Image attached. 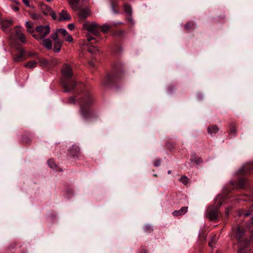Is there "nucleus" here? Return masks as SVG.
I'll use <instances>...</instances> for the list:
<instances>
[{"instance_id":"obj_5","label":"nucleus","mask_w":253,"mask_h":253,"mask_svg":"<svg viewBox=\"0 0 253 253\" xmlns=\"http://www.w3.org/2000/svg\"><path fill=\"white\" fill-rule=\"evenodd\" d=\"M36 30L39 34L38 35H34V37L37 40L43 39L50 32V28L48 25L38 26L36 27Z\"/></svg>"},{"instance_id":"obj_47","label":"nucleus","mask_w":253,"mask_h":253,"mask_svg":"<svg viewBox=\"0 0 253 253\" xmlns=\"http://www.w3.org/2000/svg\"><path fill=\"white\" fill-rule=\"evenodd\" d=\"M171 170H169V171H168V173H169V174L171 173Z\"/></svg>"},{"instance_id":"obj_34","label":"nucleus","mask_w":253,"mask_h":253,"mask_svg":"<svg viewBox=\"0 0 253 253\" xmlns=\"http://www.w3.org/2000/svg\"><path fill=\"white\" fill-rule=\"evenodd\" d=\"M188 180L189 178L186 176H182L179 179V181L184 185H186L188 183Z\"/></svg>"},{"instance_id":"obj_49","label":"nucleus","mask_w":253,"mask_h":253,"mask_svg":"<svg viewBox=\"0 0 253 253\" xmlns=\"http://www.w3.org/2000/svg\"><path fill=\"white\" fill-rule=\"evenodd\" d=\"M24 141L26 143H28V142H29V141H27V140H24Z\"/></svg>"},{"instance_id":"obj_28","label":"nucleus","mask_w":253,"mask_h":253,"mask_svg":"<svg viewBox=\"0 0 253 253\" xmlns=\"http://www.w3.org/2000/svg\"><path fill=\"white\" fill-rule=\"evenodd\" d=\"M191 162H195L196 164H199L202 162V160L201 158L196 157L195 155H193L191 159Z\"/></svg>"},{"instance_id":"obj_18","label":"nucleus","mask_w":253,"mask_h":253,"mask_svg":"<svg viewBox=\"0 0 253 253\" xmlns=\"http://www.w3.org/2000/svg\"><path fill=\"white\" fill-rule=\"evenodd\" d=\"M219 131V128L217 126L213 125L208 127V132L211 135L215 134Z\"/></svg>"},{"instance_id":"obj_30","label":"nucleus","mask_w":253,"mask_h":253,"mask_svg":"<svg viewBox=\"0 0 253 253\" xmlns=\"http://www.w3.org/2000/svg\"><path fill=\"white\" fill-rule=\"evenodd\" d=\"M111 26L110 25L105 24L100 27V29L103 33H107L110 29Z\"/></svg>"},{"instance_id":"obj_14","label":"nucleus","mask_w":253,"mask_h":253,"mask_svg":"<svg viewBox=\"0 0 253 253\" xmlns=\"http://www.w3.org/2000/svg\"><path fill=\"white\" fill-rule=\"evenodd\" d=\"M78 14L81 18L85 19L89 15V9L87 8L80 9Z\"/></svg>"},{"instance_id":"obj_38","label":"nucleus","mask_w":253,"mask_h":253,"mask_svg":"<svg viewBox=\"0 0 253 253\" xmlns=\"http://www.w3.org/2000/svg\"><path fill=\"white\" fill-rule=\"evenodd\" d=\"M154 165L156 167H158L161 165V160L160 159L155 160Z\"/></svg>"},{"instance_id":"obj_46","label":"nucleus","mask_w":253,"mask_h":253,"mask_svg":"<svg viewBox=\"0 0 253 253\" xmlns=\"http://www.w3.org/2000/svg\"><path fill=\"white\" fill-rule=\"evenodd\" d=\"M250 200L253 201V193L252 195V197L250 198Z\"/></svg>"},{"instance_id":"obj_51","label":"nucleus","mask_w":253,"mask_h":253,"mask_svg":"<svg viewBox=\"0 0 253 253\" xmlns=\"http://www.w3.org/2000/svg\"><path fill=\"white\" fill-rule=\"evenodd\" d=\"M252 224H253V217L252 218Z\"/></svg>"},{"instance_id":"obj_40","label":"nucleus","mask_w":253,"mask_h":253,"mask_svg":"<svg viewBox=\"0 0 253 253\" xmlns=\"http://www.w3.org/2000/svg\"><path fill=\"white\" fill-rule=\"evenodd\" d=\"M68 28L70 30H73L75 29V25L73 23L68 24Z\"/></svg>"},{"instance_id":"obj_43","label":"nucleus","mask_w":253,"mask_h":253,"mask_svg":"<svg viewBox=\"0 0 253 253\" xmlns=\"http://www.w3.org/2000/svg\"><path fill=\"white\" fill-rule=\"evenodd\" d=\"M250 213L249 212H246L244 213V215L246 216H248L249 215H250Z\"/></svg>"},{"instance_id":"obj_37","label":"nucleus","mask_w":253,"mask_h":253,"mask_svg":"<svg viewBox=\"0 0 253 253\" xmlns=\"http://www.w3.org/2000/svg\"><path fill=\"white\" fill-rule=\"evenodd\" d=\"M29 0H22V1H23V2L25 4V5L27 7H29L34 8V7H33V6H31V5L30 4Z\"/></svg>"},{"instance_id":"obj_33","label":"nucleus","mask_w":253,"mask_h":253,"mask_svg":"<svg viewBox=\"0 0 253 253\" xmlns=\"http://www.w3.org/2000/svg\"><path fill=\"white\" fill-rule=\"evenodd\" d=\"M143 230L145 232H151L153 231V227L150 225H145L143 227Z\"/></svg>"},{"instance_id":"obj_52","label":"nucleus","mask_w":253,"mask_h":253,"mask_svg":"<svg viewBox=\"0 0 253 253\" xmlns=\"http://www.w3.org/2000/svg\"><path fill=\"white\" fill-rule=\"evenodd\" d=\"M1 19V13L0 12V19Z\"/></svg>"},{"instance_id":"obj_31","label":"nucleus","mask_w":253,"mask_h":253,"mask_svg":"<svg viewBox=\"0 0 253 253\" xmlns=\"http://www.w3.org/2000/svg\"><path fill=\"white\" fill-rule=\"evenodd\" d=\"M30 16L34 20H38L42 18V16L40 14L36 13H30Z\"/></svg>"},{"instance_id":"obj_20","label":"nucleus","mask_w":253,"mask_h":253,"mask_svg":"<svg viewBox=\"0 0 253 253\" xmlns=\"http://www.w3.org/2000/svg\"><path fill=\"white\" fill-rule=\"evenodd\" d=\"M42 45L48 50H50L52 48V42L48 38L45 39L42 41Z\"/></svg>"},{"instance_id":"obj_36","label":"nucleus","mask_w":253,"mask_h":253,"mask_svg":"<svg viewBox=\"0 0 253 253\" xmlns=\"http://www.w3.org/2000/svg\"><path fill=\"white\" fill-rule=\"evenodd\" d=\"M118 6L117 4H116L114 2H112L111 3V8H112V10L113 12L115 14H118L119 13V11L115 8V6Z\"/></svg>"},{"instance_id":"obj_39","label":"nucleus","mask_w":253,"mask_h":253,"mask_svg":"<svg viewBox=\"0 0 253 253\" xmlns=\"http://www.w3.org/2000/svg\"><path fill=\"white\" fill-rule=\"evenodd\" d=\"M27 54L29 56H32V57H37V54L36 52H27Z\"/></svg>"},{"instance_id":"obj_21","label":"nucleus","mask_w":253,"mask_h":253,"mask_svg":"<svg viewBox=\"0 0 253 253\" xmlns=\"http://www.w3.org/2000/svg\"><path fill=\"white\" fill-rule=\"evenodd\" d=\"M48 166L52 169H55L59 171H62V169L60 168H57V165L55 164V161L52 159H50L47 162Z\"/></svg>"},{"instance_id":"obj_50","label":"nucleus","mask_w":253,"mask_h":253,"mask_svg":"<svg viewBox=\"0 0 253 253\" xmlns=\"http://www.w3.org/2000/svg\"><path fill=\"white\" fill-rule=\"evenodd\" d=\"M46 0L47 1H48V2H50V1H52V0Z\"/></svg>"},{"instance_id":"obj_48","label":"nucleus","mask_w":253,"mask_h":253,"mask_svg":"<svg viewBox=\"0 0 253 253\" xmlns=\"http://www.w3.org/2000/svg\"><path fill=\"white\" fill-rule=\"evenodd\" d=\"M251 209L252 210H253V204H252V205L251 206Z\"/></svg>"},{"instance_id":"obj_12","label":"nucleus","mask_w":253,"mask_h":253,"mask_svg":"<svg viewBox=\"0 0 253 253\" xmlns=\"http://www.w3.org/2000/svg\"><path fill=\"white\" fill-rule=\"evenodd\" d=\"M188 207H183L179 210L174 211L172 214L174 216H181L185 214L188 211Z\"/></svg>"},{"instance_id":"obj_13","label":"nucleus","mask_w":253,"mask_h":253,"mask_svg":"<svg viewBox=\"0 0 253 253\" xmlns=\"http://www.w3.org/2000/svg\"><path fill=\"white\" fill-rule=\"evenodd\" d=\"M53 43V51L56 52H59L61 48V46L63 44V41L61 40H58L56 41H54Z\"/></svg>"},{"instance_id":"obj_8","label":"nucleus","mask_w":253,"mask_h":253,"mask_svg":"<svg viewBox=\"0 0 253 253\" xmlns=\"http://www.w3.org/2000/svg\"><path fill=\"white\" fill-rule=\"evenodd\" d=\"M207 214L211 220H214L218 217V210L217 208L210 207L207 210Z\"/></svg>"},{"instance_id":"obj_29","label":"nucleus","mask_w":253,"mask_h":253,"mask_svg":"<svg viewBox=\"0 0 253 253\" xmlns=\"http://www.w3.org/2000/svg\"><path fill=\"white\" fill-rule=\"evenodd\" d=\"M247 183V180L244 178H241L239 180L238 185L240 188H243Z\"/></svg>"},{"instance_id":"obj_16","label":"nucleus","mask_w":253,"mask_h":253,"mask_svg":"<svg viewBox=\"0 0 253 253\" xmlns=\"http://www.w3.org/2000/svg\"><path fill=\"white\" fill-rule=\"evenodd\" d=\"M79 152V148L76 146H73L69 150V155L73 157L78 156Z\"/></svg>"},{"instance_id":"obj_15","label":"nucleus","mask_w":253,"mask_h":253,"mask_svg":"<svg viewBox=\"0 0 253 253\" xmlns=\"http://www.w3.org/2000/svg\"><path fill=\"white\" fill-rule=\"evenodd\" d=\"M13 23V21L11 20H3L1 22V26L4 32H7V29L11 26Z\"/></svg>"},{"instance_id":"obj_44","label":"nucleus","mask_w":253,"mask_h":253,"mask_svg":"<svg viewBox=\"0 0 253 253\" xmlns=\"http://www.w3.org/2000/svg\"><path fill=\"white\" fill-rule=\"evenodd\" d=\"M89 64L90 66H92V67H93V66H94V63H93V61H90V62H89Z\"/></svg>"},{"instance_id":"obj_32","label":"nucleus","mask_w":253,"mask_h":253,"mask_svg":"<svg viewBox=\"0 0 253 253\" xmlns=\"http://www.w3.org/2000/svg\"><path fill=\"white\" fill-rule=\"evenodd\" d=\"M58 33H59V32L57 31V30H56L55 32H53L51 34V38L53 40V41L60 40V39H59V37H58Z\"/></svg>"},{"instance_id":"obj_35","label":"nucleus","mask_w":253,"mask_h":253,"mask_svg":"<svg viewBox=\"0 0 253 253\" xmlns=\"http://www.w3.org/2000/svg\"><path fill=\"white\" fill-rule=\"evenodd\" d=\"M25 26L27 28V31L29 32L32 33L33 32V30H31L32 28V24L28 21H27L25 23Z\"/></svg>"},{"instance_id":"obj_4","label":"nucleus","mask_w":253,"mask_h":253,"mask_svg":"<svg viewBox=\"0 0 253 253\" xmlns=\"http://www.w3.org/2000/svg\"><path fill=\"white\" fill-rule=\"evenodd\" d=\"M244 230L240 227L237 230L236 238L238 241V250L237 253H253L250 249V240L243 238Z\"/></svg>"},{"instance_id":"obj_19","label":"nucleus","mask_w":253,"mask_h":253,"mask_svg":"<svg viewBox=\"0 0 253 253\" xmlns=\"http://www.w3.org/2000/svg\"><path fill=\"white\" fill-rule=\"evenodd\" d=\"M79 1L80 0H69V3L73 10L77 11L79 9Z\"/></svg>"},{"instance_id":"obj_24","label":"nucleus","mask_w":253,"mask_h":253,"mask_svg":"<svg viewBox=\"0 0 253 253\" xmlns=\"http://www.w3.org/2000/svg\"><path fill=\"white\" fill-rule=\"evenodd\" d=\"M218 238L216 236V235H212L211 237L210 241L209 243V245L210 247L213 248L214 245L215 244L217 241Z\"/></svg>"},{"instance_id":"obj_1","label":"nucleus","mask_w":253,"mask_h":253,"mask_svg":"<svg viewBox=\"0 0 253 253\" xmlns=\"http://www.w3.org/2000/svg\"><path fill=\"white\" fill-rule=\"evenodd\" d=\"M67 103H77L80 106V114L84 120L87 121L95 116V114L91 109L94 103L93 98L88 91H84L80 94L69 97Z\"/></svg>"},{"instance_id":"obj_27","label":"nucleus","mask_w":253,"mask_h":253,"mask_svg":"<svg viewBox=\"0 0 253 253\" xmlns=\"http://www.w3.org/2000/svg\"><path fill=\"white\" fill-rule=\"evenodd\" d=\"M184 28L186 30H190L194 28V24L192 22H188L184 25Z\"/></svg>"},{"instance_id":"obj_7","label":"nucleus","mask_w":253,"mask_h":253,"mask_svg":"<svg viewBox=\"0 0 253 253\" xmlns=\"http://www.w3.org/2000/svg\"><path fill=\"white\" fill-rule=\"evenodd\" d=\"M26 51L22 47H18L17 48V53L13 57V61L14 62H19L24 61L26 59L25 54Z\"/></svg>"},{"instance_id":"obj_45","label":"nucleus","mask_w":253,"mask_h":253,"mask_svg":"<svg viewBox=\"0 0 253 253\" xmlns=\"http://www.w3.org/2000/svg\"><path fill=\"white\" fill-rule=\"evenodd\" d=\"M14 10L15 11H18V10H19V8L18 7H15L14 8Z\"/></svg>"},{"instance_id":"obj_17","label":"nucleus","mask_w":253,"mask_h":253,"mask_svg":"<svg viewBox=\"0 0 253 253\" xmlns=\"http://www.w3.org/2000/svg\"><path fill=\"white\" fill-rule=\"evenodd\" d=\"M45 6L47 7L48 10L47 11H43V13L45 15H50L53 20L58 19L56 14L55 13L54 11L52 9V8L50 7H48L47 6Z\"/></svg>"},{"instance_id":"obj_6","label":"nucleus","mask_w":253,"mask_h":253,"mask_svg":"<svg viewBox=\"0 0 253 253\" xmlns=\"http://www.w3.org/2000/svg\"><path fill=\"white\" fill-rule=\"evenodd\" d=\"M121 78L122 75L120 73H116L108 74L103 82V84L105 86H108Z\"/></svg>"},{"instance_id":"obj_3","label":"nucleus","mask_w":253,"mask_h":253,"mask_svg":"<svg viewBox=\"0 0 253 253\" xmlns=\"http://www.w3.org/2000/svg\"><path fill=\"white\" fill-rule=\"evenodd\" d=\"M63 79L62 83L65 92H70L76 86L77 83L72 78L73 72L71 67L68 64H64L61 71Z\"/></svg>"},{"instance_id":"obj_9","label":"nucleus","mask_w":253,"mask_h":253,"mask_svg":"<svg viewBox=\"0 0 253 253\" xmlns=\"http://www.w3.org/2000/svg\"><path fill=\"white\" fill-rule=\"evenodd\" d=\"M71 20V16L66 10H63L59 13V17L58 18L59 21H70Z\"/></svg>"},{"instance_id":"obj_11","label":"nucleus","mask_w":253,"mask_h":253,"mask_svg":"<svg viewBox=\"0 0 253 253\" xmlns=\"http://www.w3.org/2000/svg\"><path fill=\"white\" fill-rule=\"evenodd\" d=\"M20 27L17 26L15 27L16 36L18 40L22 43H25L27 41L26 38L23 33L20 30Z\"/></svg>"},{"instance_id":"obj_42","label":"nucleus","mask_w":253,"mask_h":253,"mask_svg":"<svg viewBox=\"0 0 253 253\" xmlns=\"http://www.w3.org/2000/svg\"><path fill=\"white\" fill-rule=\"evenodd\" d=\"M246 168H243L242 169H240L239 171V172L242 173V172H245L247 170Z\"/></svg>"},{"instance_id":"obj_23","label":"nucleus","mask_w":253,"mask_h":253,"mask_svg":"<svg viewBox=\"0 0 253 253\" xmlns=\"http://www.w3.org/2000/svg\"><path fill=\"white\" fill-rule=\"evenodd\" d=\"M38 62L42 66L45 67L49 64V61L45 59L38 57Z\"/></svg>"},{"instance_id":"obj_10","label":"nucleus","mask_w":253,"mask_h":253,"mask_svg":"<svg viewBox=\"0 0 253 253\" xmlns=\"http://www.w3.org/2000/svg\"><path fill=\"white\" fill-rule=\"evenodd\" d=\"M57 31L59 32V34H60L64 38L65 40L69 42H73V38L72 36L68 33L67 31L64 29H58Z\"/></svg>"},{"instance_id":"obj_2","label":"nucleus","mask_w":253,"mask_h":253,"mask_svg":"<svg viewBox=\"0 0 253 253\" xmlns=\"http://www.w3.org/2000/svg\"><path fill=\"white\" fill-rule=\"evenodd\" d=\"M83 28L88 32L86 35L88 42L86 44L89 47L88 51L91 53H95L98 51V49L97 46L93 44L96 43L98 40L92 37L91 35L96 37H99L100 35V26L95 22L90 23L86 21L83 24Z\"/></svg>"},{"instance_id":"obj_25","label":"nucleus","mask_w":253,"mask_h":253,"mask_svg":"<svg viewBox=\"0 0 253 253\" xmlns=\"http://www.w3.org/2000/svg\"><path fill=\"white\" fill-rule=\"evenodd\" d=\"M124 10L125 12L128 14V15H131L132 14V11L130 5L127 3H125L124 4Z\"/></svg>"},{"instance_id":"obj_22","label":"nucleus","mask_w":253,"mask_h":253,"mask_svg":"<svg viewBox=\"0 0 253 253\" xmlns=\"http://www.w3.org/2000/svg\"><path fill=\"white\" fill-rule=\"evenodd\" d=\"M38 62L36 60H33L30 62H28L26 64L24 65V67L26 68H28L30 69H33L36 68L37 66Z\"/></svg>"},{"instance_id":"obj_26","label":"nucleus","mask_w":253,"mask_h":253,"mask_svg":"<svg viewBox=\"0 0 253 253\" xmlns=\"http://www.w3.org/2000/svg\"><path fill=\"white\" fill-rule=\"evenodd\" d=\"M236 126L233 124H231L229 126V133L230 134H232L234 136L236 134Z\"/></svg>"},{"instance_id":"obj_41","label":"nucleus","mask_w":253,"mask_h":253,"mask_svg":"<svg viewBox=\"0 0 253 253\" xmlns=\"http://www.w3.org/2000/svg\"><path fill=\"white\" fill-rule=\"evenodd\" d=\"M46 6V5L43 4V5H42V12H43V11H47V10H47V7H46V6Z\"/></svg>"}]
</instances>
